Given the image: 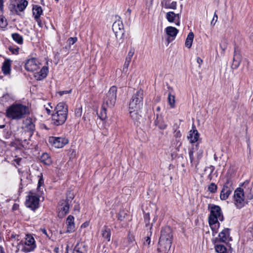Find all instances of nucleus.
<instances>
[{
    "instance_id": "37998d69",
    "label": "nucleus",
    "mask_w": 253,
    "mask_h": 253,
    "mask_svg": "<svg viewBox=\"0 0 253 253\" xmlns=\"http://www.w3.org/2000/svg\"><path fill=\"white\" fill-rule=\"evenodd\" d=\"M194 148L193 147V148H191L189 151V158H190V163L192 166H193L194 164Z\"/></svg>"
},
{
    "instance_id": "f8f14e48",
    "label": "nucleus",
    "mask_w": 253,
    "mask_h": 253,
    "mask_svg": "<svg viewBox=\"0 0 253 253\" xmlns=\"http://www.w3.org/2000/svg\"><path fill=\"white\" fill-rule=\"evenodd\" d=\"M40 63L39 60L35 57H32L27 60L25 68L28 71L33 72L39 68Z\"/></svg>"
},
{
    "instance_id": "58836bf2",
    "label": "nucleus",
    "mask_w": 253,
    "mask_h": 253,
    "mask_svg": "<svg viewBox=\"0 0 253 253\" xmlns=\"http://www.w3.org/2000/svg\"><path fill=\"white\" fill-rule=\"evenodd\" d=\"M217 186L214 183H211L208 186V190L211 193H215L217 191Z\"/></svg>"
},
{
    "instance_id": "603ef678",
    "label": "nucleus",
    "mask_w": 253,
    "mask_h": 253,
    "mask_svg": "<svg viewBox=\"0 0 253 253\" xmlns=\"http://www.w3.org/2000/svg\"><path fill=\"white\" fill-rule=\"evenodd\" d=\"M72 92V89H70L69 90H63V91H60L58 93L60 96H62L64 94H69L71 93Z\"/></svg>"
},
{
    "instance_id": "72a5a7b5",
    "label": "nucleus",
    "mask_w": 253,
    "mask_h": 253,
    "mask_svg": "<svg viewBox=\"0 0 253 253\" xmlns=\"http://www.w3.org/2000/svg\"><path fill=\"white\" fill-rule=\"evenodd\" d=\"M42 13V9L41 6L35 5L33 7V14L34 16H41Z\"/></svg>"
},
{
    "instance_id": "4d7b16f0",
    "label": "nucleus",
    "mask_w": 253,
    "mask_h": 253,
    "mask_svg": "<svg viewBox=\"0 0 253 253\" xmlns=\"http://www.w3.org/2000/svg\"><path fill=\"white\" fill-rule=\"evenodd\" d=\"M217 18H218V17H213V18L211 22V25L213 26L215 25V23L217 21Z\"/></svg>"
},
{
    "instance_id": "e2e57ef3",
    "label": "nucleus",
    "mask_w": 253,
    "mask_h": 253,
    "mask_svg": "<svg viewBox=\"0 0 253 253\" xmlns=\"http://www.w3.org/2000/svg\"><path fill=\"white\" fill-rule=\"evenodd\" d=\"M74 210L75 211H77L78 212L80 211V207L79 205H76L74 206Z\"/></svg>"
},
{
    "instance_id": "c9c22d12",
    "label": "nucleus",
    "mask_w": 253,
    "mask_h": 253,
    "mask_svg": "<svg viewBox=\"0 0 253 253\" xmlns=\"http://www.w3.org/2000/svg\"><path fill=\"white\" fill-rule=\"evenodd\" d=\"M168 102L171 108L175 107V96L171 95V92H169L168 95Z\"/></svg>"
},
{
    "instance_id": "7c9ffc66",
    "label": "nucleus",
    "mask_w": 253,
    "mask_h": 253,
    "mask_svg": "<svg viewBox=\"0 0 253 253\" xmlns=\"http://www.w3.org/2000/svg\"><path fill=\"white\" fill-rule=\"evenodd\" d=\"M108 108L107 106L102 104L101 110L98 113V117L102 121L105 120L107 118V110Z\"/></svg>"
},
{
    "instance_id": "1a4fd4ad",
    "label": "nucleus",
    "mask_w": 253,
    "mask_h": 253,
    "mask_svg": "<svg viewBox=\"0 0 253 253\" xmlns=\"http://www.w3.org/2000/svg\"><path fill=\"white\" fill-rule=\"evenodd\" d=\"M234 203L238 209L243 208L245 205L244 190L241 188H237L234 194ZM248 203V201L246 202Z\"/></svg>"
},
{
    "instance_id": "4be33fe9",
    "label": "nucleus",
    "mask_w": 253,
    "mask_h": 253,
    "mask_svg": "<svg viewBox=\"0 0 253 253\" xmlns=\"http://www.w3.org/2000/svg\"><path fill=\"white\" fill-rule=\"evenodd\" d=\"M35 121L31 117L27 118L24 121L25 128L30 132L33 133L35 129Z\"/></svg>"
},
{
    "instance_id": "de8ad7c7",
    "label": "nucleus",
    "mask_w": 253,
    "mask_h": 253,
    "mask_svg": "<svg viewBox=\"0 0 253 253\" xmlns=\"http://www.w3.org/2000/svg\"><path fill=\"white\" fill-rule=\"evenodd\" d=\"M150 243H151L150 237L147 236L145 238V240L143 242V245L144 246H147V247H149Z\"/></svg>"
},
{
    "instance_id": "a19ab883",
    "label": "nucleus",
    "mask_w": 253,
    "mask_h": 253,
    "mask_svg": "<svg viewBox=\"0 0 253 253\" xmlns=\"http://www.w3.org/2000/svg\"><path fill=\"white\" fill-rule=\"evenodd\" d=\"M229 195L226 191H224V189H222L220 194V198L221 200H225L228 199Z\"/></svg>"
},
{
    "instance_id": "9b49d317",
    "label": "nucleus",
    "mask_w": 253,
    "mask_h": 253,
    "mask_svg": "<svg viewBox=\"0 0 253 253\" xmlns=\"http://www.w3.org/2000/svg\"><path fill=\"white\" fill-rule=\"evenodd\" d=\"M36 248L35 239L31 235H26L23 247L21 251L24 253L33 251Z\"/></svg>"
},
{
    "instance_id": "8fccbe9b",
    "label": "nucleus",
    "mask_w": 253,
    "mask_h": 253,
    "mask_svg": "<svg viewBox=\"0 0 253 253\" xmlns=\"http://www.w3.org/2000/svg\"><path fill=\"white\" fill-rule=\"evenodd\" d=\"M77 41V38L76 37H71L69 38L68 42L70 45H73Z\"/></svg>"
},
{
    "instance_id": "0eeeda50",
    "label": "nucleus",
    "mask_w": 253,
    "mask_h": 253,
    "mask_svg": "<svg viewBox=\"0 0 253 253\" xmlns=\"http://www.w3.org/2000/svg\"><path fill=\"white\" fill-rule=\"evenodd\" d=\"M39 196L31 191L27 196L25 205L27 207L34 211L39 208Z\"/></svg>"
},
{
    "instance_id": "4468645a",
    "label": "nucleus",
    "mask_w": 253,
    "mask_h": 253,
    "mask_svg": "<svg viewBox=\"0 0 253 253\" xmlns=\"http://www.w3.org/2000/svg\"><path fill=\"white\" fill-rule=\"evenodd\" d=\"M48 73V68L47 66H44L39 72L35 73L34 77L37 80H42L46 77Z\"/></svg>"
},
{
    "instance_id": "bf43d9fd",
    "label": "nucleus",
    "mask_w": 253,
    "mask_h": 253,
    "mask_svg": "<svg viewBox=\"0 0 253 253\" xmlns=\"http://www.w3.org/2000/svg\"><path fill=\"white\" fill-rule=\"evenodd\" d=\"M128 241L130 242H132L134 239V237L132 235H130L129 234L128 235Z\"/></svg>"
},
{
    "instance_id": "13d9d810",
    "label": "nucleus",
    "mask_w": 253,
    "mask_h": 253,
    "mask_svg": "<svg viewBox=\"0 0 253 253\" xmlns=\"http://www.w3.org/2000/svg\"><path fill=\"white\" fill-rule=\"evenodd\" d=\"M176 17H167L168 20L169 22H173L175 20V18ZM178 19L179 18V17H177Z\"/></svg>"
},
{
    "instance_id": "69168bd1",
    "label": "nucleus",
    "mask_w": 253,
    "mask_h": 253,
    "mask_svg": "<svg viewBox=\"0 0 253 253\" xmlns=\"http://www.w3.org/2000/svg\"><path fill=\"white\" fill-rule=\"evenodd\" d=\"M43 183V179L42 178H41L39 180V186H41L42 184Z\"/></svg>"
},
{
    "instance_id": "bb28decb",
    "label": "nucleus",
    "mask_w": 253,
    "mask_h": 253,
    "mask_svg": "<svg viewBox=\"0 0 253 253\" xmlns=\"http://www.w3.org/2000/svg\"><path fill=\"white\" fill-rule=\"evenodd\" d=\"M40 161L45 165L49 166L52 164L51 158L47 153H43L40 157Z\"/></svg>"
},
{
    "instance_id": "20e7f679",
    "label": "nucleus",
    "mask_w": 253,
    "mask_h": 253,
    "mask_svg": "<svg viewBox=\"0 0 253 253\" xmlns=\"http://www.w3.org/2000/svg\"><path fill=\"white\" fill-rule=\"evenodd\" d=\"M144 91L139 89L132 95L129 104V109L140 110L143 104Z\"/></svg>"
},
{
    "instance_id": "864d4df0",
    "label": "nucleus",
    "mask_w": 253,
    "mask_h": 253,
    "mask_svg": "<svg viewBox=\"0 0 253 253\" xmlns=\"http://www.w3.org/2000/svg\"><path fill=\"white\" fill-rule=\"evenodd\" d=\"M209 168L210 169H211V172H210V174L208 176V178L209 179L211 180L212 179V173L214 169V168L213 166H211Z\"/></svg>"
},
{
    "instance_id": "0e129e2a",
    "label": "nucleus",
    "mask_w": 253,
    "mask_h": 253,
    "mask_svg": "<svg viewBox=\"0 0 253 253\" xmlns=\"http://www.w3.org/2000/svg\"><path fill=\"white\" fill-rule=\"evenodd\" d=\"M250 232L253 236V224L249 228Z\"/></svg>"
},
{
    "instance_id": "774afa93",
    "label": "nucleus",
    "mask_w": 253,
    "mask_h": 253,
    "mask_svg": "<svg viewBox=\"0 0 253 253\" xmlns=\"http://www.w3.org/2000/svg\"><path fill=\"white\" fill-rule=\"evenodd\" d=\"M21 160V158H18V159L14 160V161L16 163V164L17 165H19Z\"/></svg>"
},
{
    "instance_id": "052dcab7",
    "label": "nucleus",
    "mask_w": 253,
    "mask_h": 253,
    "mask_svg": "<svg viewBox=\"0 0 253 253\" xmlns=\"http://www.w3.org/2000/svg\"><path fill=\"white\" fill-rule=\"evenodd\" d=\"M197 62L199 64V66L202 64L203 60L200 57H197Z\"/></svg>"
},
{
    "instance_id": "e433bc0d",
    "label": "nucleus",
    "mask_w": 253,
    "mask_h": 253,
    "mask_svg": "<svg viewBox=\"0 0 253 253\" xmlns=\"http://www.w3.org/2000/svg\"><path fill=\"white\" fill-rule=\"evenodd\" d=\"M14 100L13 96L8 93L4 94L1 98V101L6 102L8 101H12Z\"/></svg>"
},
{
    "instance_id": "412c9836",
    "label": "nucleus",
    "mask_w": 253,
    "mask_h": 253,
    "mask_svg": "<svg viewBox=\"0 0 253 253\" xmlns=\"http://www.w3.org/2000/svg\"><path fill=\"white\" fill-rule=\"evenodd\" d=\"M67 225V232L72 233L75 230L74 217L73 216L70 215L68 216L66 222Z\"/></svg>"
},
{
    "instance_id": "473e14b6",
    "label": "nucleus",
    "mask_w": 253,
    "mask_h": 253,
    "mask_svg": "<svg viewBox=\"0 0 253 253\" xmlns=\"http://www.w3.org/2000/svg\"><path fill=\"white\" fill-rule=\"evenodd\" d=\"M233 181L230 178H227L226 181L224 184L222 189L225 190H233L234 187L233 186Z\"/></svg>"
},
{
    "instance_id": "09e8293b",
    "label": "nucleus",
    "mask_w": 253,
    "mask_h": 253,
    "mask_svg": "<svg viewBox=\"0 0 253 253\" xmlns=\"http://www.w3.org/2000/svg\"><path fill=\"white\" fill-rule=\"evenodd\" d=\"M134 49L133 48H131L130 50L129 51L127 56H126V58H128L130 60H131L132 57L134 55Z\"/></svg>"
},
{
    "instance_id": "f257e3e1",
    "label": "nucleus",
    "mask_w": 253,
    "mask_h": 253,
    "mask_svg": "<svg viewBox=\"0 0 253 253\" xmlns=\"http://www.w3.org/2000/svg\"><path fill=\"white\" fill-rule=\"evenodd\" d=\"M30 114L29 107L19 103H14L7 107L5 111L6 117L12 120H20Z\"/></svg>"
},
{
    "instance_id": "ea45409f",
    "label": "nucleus",
    "mask_w": 253,
    "mask_h": 253,
    "mask_svg": "<svg viewBox=\"0 0 253 253\" xmlns=\"http://www.w3.org/2000/svg\"><path fill=\"white\" fill-rule=\"evenodd\" d=\"M130 59L128 58H126V61L124 65L123 69V72H126L127 71L128 67L129 65V64L131 62Z\"/></svg>"
},
{
    "instance_id": "2f4dec72",
    "label": "nucleus",
    "mask_w": 253,
    "mask_h": 253,
    "mask_svg": "<svg viewBox=\"0 0 253 253\" xmlns=\"http://www.w3.org/2000/svg\"><path fill=\"white\" fill-rule=\"evenodd\" d=\"M194 37V35L193 32H191L188 34L185 43V46L187 48H190L191 47Z\"/></svg>"
},
{
    "instance_id": "c756f323",
    "label": "nucleus",
    "mask_w": 253,
    "mask_h": 253,
    "mask_svg": "<svg viewBox=\"0 0 253 253\" xmlns=\"http://www.w3.org/2000/svg\"><path fill=\"white\" fill-rule=\"evenodd\" d=\"M167 34L171 37H175L178 32V30L173 27L169 26L166 28Z\"/></svg>"
},
{
    "instance_id": "4c0bfd02",
    "label": "nucleus",
    "mask_w": 253,
    "mask_h": 253,
    "mask_svg": "<svg viewBox=\"0 0 253 253\" xmlns=\"http://www.w3.org/2000/svg\"><path fill=\"white\" fill-rule=\"evenodd\" d=\"M127 215V214L124 210L120 211L118 214L117 218L118 220L120 221H122L124 220L126 217Z\"/></svg>"
},
{
    "instance_id": "9d476101",
    "label": "nucleus",
    "mask_w": 253,
    "mask_h": 253,
    "mask_svg": "<svg viewBox=\"0 0 253 253\" xmlns=\"http://www.w3.org/2000/svg\"><path fill=\"white\" fill-rule=\"evenodd\" d=\"M211 207L210 214L208 219H211L212 221L214 219L219 220L222 221L224 219L220 207L216 205H209V208Z\"/></svg>"
},
{
    "instance_id": "423d86ee",
    "label": "nucleus",
    "mask_w": 253,
    "mask_h": 253,
    "mask_svg": "<svg viewBox=\"0 0 253 253\" xmlns=\"http://www.w3.org/2000/svg\"><path fill=\"white\" fill-rule=\"evenodd\" d=\"M117 92V88L116 86H112L111 87L103 99L102 104L108 108H112L116 103Z\"/></svg>"
},
{
    "instance_id": "cd10ccee",
    "label": "nucleus",
    "mask_w": 253,
    "mask_h": 253,
    "mask_svg": "<svg viewBox=\"0 0 253 253\" xmlns=\"http://www.w3.org/2000/svg\"><path fill=\"white\" fill-rule=\"evenodd\" d=\"M162 4L166 8L175 9L176 7V2L175 0H163Z\"/></svg>"
},
{
    "instance_id": "39448f33",
    "label": "nucleus",
    "mask_w": 253,
    "mask_h": 253,
    "mask_svg": "<svg viewBox=\"0 0 253 253\" xmlns=\"http://www.w3.org/2000/svg\"><path fill=\"white\" fill-rule=\"evenodd\" d=\"M74 197L75 196L72 191H68L66 194V199L60 200L58 203V206L61 207L60 208V214L63 216L69 212L70 207Z\"/></svg>"
},
{
    "instance_id": "f03ea898",
    "label": "nucleus",
    "mask_w": 253,
    "mask_h": 253,
    "mask_svg": "<svg viewBox=\"0 0 253 253\" xmlns=\"http://www.w3.org/2000/svg\"><path fill=\"white\" fill-rule=\"evenodd\" d=\"M173 239L172 229L169 226L162 228L157 250L160 253H168L171 246Z\"/></svg>"
},
{
    "instance_id": "7ed1b4c3",
    "label": "nucleus",
    "mask_w": 253,
    "mask_h": 253,
    "mask_svg": "<svg viewBox=\"0 0 253 253\" xmlns=\"http://www.w3.org/2000/svg\"><path fill=\"white\" fill-rule=\"evenodd\" d=\"M68 112L67 105L63 102L59 103L51 115V124L55 126L63 125L67 120Z\"/></svg>"
},
{
    "instance_id": "c85d7f7f",
    "label": "nucleus",
    "mask_w": 253,
    "mask_h": 253,
    "mask_svg": "<svg viewBox=\"0 0 253 253\" xmlns=\"http://www.w3.org/2000/svg\"><path fill=\"white\" fill-rule=\"evenodd\" d=\"M102 237L107 241H110L111 233L110 229L107 226H104L103 229L102 230Z\"/></svg>"
},
{
    "instance_id": "6ab92c4d",
    "label": "nucleus",
    "mask_w": 253,
    "mask_h": 253,
    "mask_svg": "<svg viewBox=\"0 0 253 253\" xmlns=\"http://www.w3.org/2000/svg\"><path fill=\"white\" fill-rule=\"evenodd\" d=\"M68 143L67 139L64 137L53 138V143L55 147L58 148H62Z\"/></svg>"
},
{
    "instance_id": "f704fd0d",
    "label": "nucleus",
    "mask_w": 253,
    "mask_h": 253,
    "mask_svg": "<svg viewBox=\"0 0 253 253\" xmlns=\"http://www.w3.org/2000/svg\"><path fill=\"white\" fill-rule=\"evenodd\" d=\"M13 40L19 44H22L23 42V39L22 36L18 33H13L12 34Z\"/></svg>"
},
{
    "instance_id": "5701e85b",
    "label": "nucleus",
    "mask_w": 253,
    "mask_h": 253,
    "mask_svg": "<svg viewBox=\"0 0 253 253\" xmlns=\"http://www.w3.org/2000/svg\"><path fill=\"white\" fill-rule=\"evenodd\" d=\"M87 247L83 242L78 243L72 252V253H86Z\"/></svg>"
},
{
    "instance_id": "dca6fc26",
    "label": "nucleus",
    "mask_w": 253,
    "mask_h": 253,
    "mask_svg": "<svg viewBox=\"0 0 253 253\" xmlns=\"http://www.w3.org/2000/svg\"><path fill=\"white\" fill-rule=\"evenodd\" d=\"M112 29L114 33L116 34V37L117 36V33H119L121 35H123L124 25L123 24L122 21H120V20L115 21L112 25Z\"/></svg>"
},
{
    "instance_id": "49530a36",
    "label": "nucleus",
    "mask_w": 253,
    "mask_h": 253,
    "mask_svg": "<svg viewBox=\"0 0 253 253\" xmlns=\"http://www.w3.org/2000/svg\"><path fill=\"white\" fill-rule=\"evenodd\" d=\"M8 49L11 52L12 54H18L19 53V47L14 48L11 46L8 47Z\"/></svg>"
},
{
    "instance_id": "2eb2a0df",
    "label": "nucleus",
    "mask_w": 253,
    "mask_h": 253,
    "mask_svg": "<svg viewBox=\"0 0 253 253\" xmlns=\"http://www.w3.org/2000/svg\"><path fill=\"white\" fill-rule=\"evenodd\" d=\"M214 244V248L216 253H226L227 248L224 245L221 244V242L218 241L217 238H216L213 241Z\"/></svg>"
},
{
    "instance_id": "f3484780",
    "label": "nucleus",
    "mask_w": 253,
    "mask_h": 253,
    "mask_svg": "<svg viewBox=\"0 0 253 253\" xmlns=\"http://www.w3.org/2000/svg\"><path fill=\"white\" fill-rule=\"evenodd\" d=\"M199 137V134L198 130L196 128L194 125H193L192 129L189 132V134L188 136V138L190 140V142L192 143L197 142Z\"/></svg>"
},
{
    "instance_id": "5fc2aeb1",
    "label": "nucleus",
    "mask_w": 253,
    "mask_h": 253,
    "mask_svg": "<svg viewBox=\"0 0 253 253\" xmlns=\"http://www.w3.org/2000/svg\"><path fill=\"white\" fill-rule=\"evenodd\" d=\"M40 231H41L43 234H44L47 237L50 238V236L49 234L47 233V231L45 228H41Z\"/></svg>"
},
{
    "instance_id": "aec40b11",
    "label": "nucleus",
    "mask_w": 253,
    "mask_h": 253,
    "mask_svg": "<svg viewBox=\"0 0 253 253\" xmlns=\"http://www.w3.org/2000/svg\"><path fill=\"white\" fill-rule=\"evenodd\" d=\"M11 62L12 61L9 59H6L3 62L1 67V71L4 75L10 74Z\"/></svg>"
},
{
    "instance_id": "c03bdc74",
    "label": "nucleus",
    "mask_w": 253,
    "mask_h": 253,
    "mask_svg": "<svg viewBox=\"0 0 253 253\" xmlns=\"http://www.w3.org/2000/svg\"><path fill=\"white\" fill-rule=\"evenodd\" d=\"M7 25V22L5 17H2L0 19V27L1 28H5Z\"/></svg>"
},
{
    "instance_id": "a878e982",
    "label": "nucleus",
    "mask_w": 253,
    "mask_h": 253,
    "mask_svg": "<svg viewBox=\"0 0 253 253\" xmlns=\"http://www.w3.org/2000/svg\"><path fill=\"white\" fill-rule=\"evenodd\" d=\"M210 226L212 231V235L214 236L215 234L218 232V229L220 226V223L217 220L214 219V220H211V219H208Z\"/></svg>"
},
{
    "instance_id": "6e6d98bb",
    "label": "nucleus",
    "mask_w": 253,
    "mask_h": 253,
    "mask_svg": "<svg viewBox=\"0 0 253 253\" xmlns=\"http://www.w3.org/2000/svg\"><path fill=\"white\" fill-rule=\"evenodd\" d=\"M166 16H179V14L175 13L173 11H168L167 12Z\"/></svg>"
},
{
    "instance_id": "680f3d73",
    "label": "nucleus",
    "mask_w": 253,
    "mask_h": 253,
    "mask_svg": "<svg viewBox=\"0 0 253 253\" xmlns=\"http://www.w3.org/2000/svg\"><path fill=\"white\" fill-rule=\"evenodd\" d=\"M3 8V0H0V10L2 11Z\"/></svg>"
},
{
    "instance_id": "b1692460",
    "label": "nucleus",
    "mask_w": 253,
    "mask_h": 253,
    "mask_svg": "<svg viewBox=\"0 0 253 253\" xmlns=\"http://www.w3.org/2000/svg\"><path fill=\"white\" fill-rule=\"evenodd\" d=\"M154 124L158 126L160 129H165L167 126V125L164 121L163 118L161 116L157 115L156 119L155 120Z\"/></svg>"
},
{
    "instance_id": "338daca9",
    "label": "nucleus",
    "mask_w": 253,
    "mask_h": 253,
    "mask_svg": "<svg viewBox=\"0 0 253 253\" xmlns=\"http://www.w3.org/2000/svg\"><path fill=\"white\" fill-rule=\"evenodd\" d=\"M247 197V199L250 200H251L252 199H253V195L251 193L249 194Z\"/></svg>"
},
{
    "instance_id": "ddd939ff",
    "label": "nucleus",
    "mask_w": 253,
    "mask_h": 253,
    "mask_svg": "<svg viewBox=\"0 0 253 253\" xmlns=\"http://www.w3.org/2000/svg\"><path fill=\"white\" fill-rule=\"evenodd\" d=\"M242 57L241 54L240 50L237 46L234 47V53L233 58V62L231 66V68L233 69H237L242 61Z\"/></svg>"
},
{
    "instance_id": "393cba45",
    "label": "nucleus",
    "mask_w": 253,
    "mask_h": 253,
    "mask_svg": "<svg viewBox=\"0 0 253 253\" xmlns=\"http://www.w3.org/2000/svg\"><path fill=\"white\" fill-rule=\"evenodd\" d=\"M230 235V229L225 228L218 234V241L225 242Z\"/></svg>"
},
{
    "instance_id": "79ce46f5",
    "label": "nucleus",
    "mask_w": 253,
    "mask_h": 253,
    "mask_svg": "<svg viewBox=\"0 0 253 253\" xmlns=\"http://www.w3.org/2000/svg\"><path fill=\"white\" fill-rule=\"evenodd\" d=\"M144 222L145 223V226L148 227L150 225V214L149 213H145L144 215Z\"/></svg>"
},
{
    "instance_id": "a18cd8bd",
    "label": "nucleus",
    "mask_w": 253,
    "mask_h": 253,
    "mask_svg": "<svg viewBox=\"0 0 253 253\" xmlns=\"http://www.w3.org/2000/svg\"><path fill=\"white\" fill-rule=\"evenodd\" d=\"M82 114V107H79L75 110V116L78 117L80 118L81 117Z\"/></svg>"
},
{
    "instance_id": "a211bd4d",
    "label": "nucleus",
    "mask_w": 253,
    "mask_h": 253,
    "mask_svg": "<svg viewBox=\"0 0 253 253\" xmlns=\"http://www.w3.org/2000/svg\"><path fill=\"white\" fill-rule=\"evenodd\" d=\"M129 115L130 118L133 121L135 124L138 125L140 123V120L141 119V116L139 113V111L140 110H134V109H129Z\"/></svg>"
},
{
    "instance_id": "6e6552de",
    "label": "nucleus",
    "mask_w": 253,
    "mask_h": 253,
    "mask_svg": "<svg viewBox=\"0 0 253 253\" xmlns=\"http://www.w3.org/2000/svg\"><path fill=\"white\" fill-rule=\"evenodd\" d=\"M28 3L26 0H11L9 8L12 12L18 14V12H21L25 9Z\"/></svg>"
},
{
    "instance_id": "3c124183",
    "label": "nucleus",
    "mask_w": 253,
    "mask_h": 253,
    "mask_svg": "<svg viewBox=\"0 0 253 253\" xmlns=\"http://www.w3.org/2000/svg\"><path fill=\"white\" fill-rule=\"evenodd\" d=\"M41 17H34V19L35 21L37 22L38 25L40 27H42L43 26V24L42 22V20L41 19Z\"/></svg>"
}]
</instances>
